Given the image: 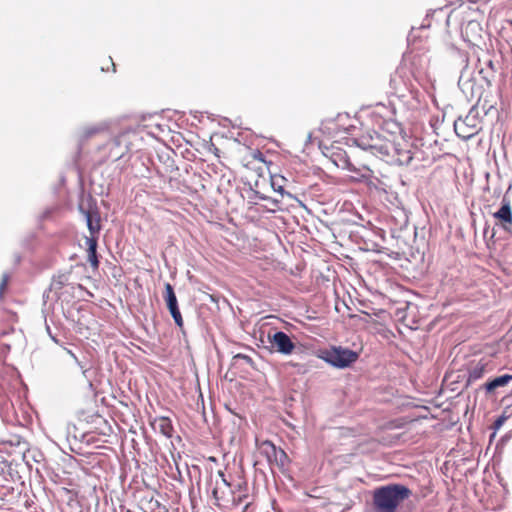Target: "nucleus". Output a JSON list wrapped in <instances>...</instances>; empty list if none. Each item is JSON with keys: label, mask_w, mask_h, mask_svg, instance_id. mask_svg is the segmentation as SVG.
I'll use <instances>...</instances> for the list:
<instances>
[{"label": "nucleus", "mask_w": 512, "mask_h": 512, "mask_svg": "<svg viewBox=\"0 0 512 512\" xmlns=\"http://www.w3.org/2000/svg\"><path fill=\"white\" fill-rule=\"evenodd\" d=\"M358 145L388 164L404 165L412 160L409 141L401 126L392 120L385 121L380 131L362 135Z\"/></svg>", "instance_id": "obj_1"}, {"label": "nucleus", "mask_w": 512, "mask_h": 512, "mask_svg": "<svg viewBox=\"0 0 512 512\" xmlns=\"http://www.w3.org/2000/svg\"><path fill=\"white\" fill-rule=\"evenodd\" d=\"M209 485L214 505L225 512H246L251 505L247 481L241 477L228 481L219 470L215 478L210 476Z\"/></svg>", "instance_id": "obj_2"}, {"label": "nucleus", "mask_w": 512, "mask_h": 512, "mask_svg": "<svg viewBox=\"0 0 512 512\" xmlns=\"http://www.w3.org/2000/svg\"><path fill=\"white\" fill-rule=\"evenodd\" d=\"M411 494V490L404 485L389 484L374 490L373 503L378 511L395 512L397 507Z\"/></svg>", "instance_id": "obj_3"}, {"label": "nucleus", "mask_w": 512, "mask_h": 512, "mask_svg": "<svg viewBox=\"0 0 512 512\" xmlns=\"http://www.w3.org/2000/svg\"><path fill=\"white\" fill-rule=\"evenodd\" d=\"M256 446L259 453L263 455L270 465L285 467L288 463V456L284 450L277 448L271 441L264 440L259 442L256 439Z\"/></svg>", "instance_id": "obj_4"}, {"label": "nucleus", "mask_w": 512, "mask_h": 512, "mask_svg": "<svg viewBox=\"0 0 512 512\" xmlns=\"http://www.w3.org/2000/svg\"><path fill=\"white\" fill-rule=\"evenodd\" d=\"M323 359L338 368L348 367L358 359V354L348 348L333 347L325 352Z\"/></svg>", "instance_id": "obj_5"}, {"label": "nucleus", "mask_w": 512, "mask_h": 512, "mask_svg": "<svg viewBox=\"0 0 512 512\" xmlns=\"http://www.w3.org/2000/svg\"><path fill=\"white\" fill-rule=\"evenodd\" d=\"M495 226L500 227L508 235H512V206L507 196H503L500 207L493 213Z\"/></svg>", "instance_id": "obj_6"}, {"label": "nucleus", "mask_w": 512, "mask_h": 512, "mask_svg": "<svg viewBox=\"0 0 512 512\" xmlns=\"http://www.w3.org/2000/svg\"><path fill=\"white\" fill-rule=\"evenodd\" d=\"M268 341L271 347L278 353L290 355L294 352L296 345L291 338L282 331H276L273 334L268 333Z\"/></svg>", "instance_id": "obj_7"}, {"label": "nucleus", "mask_w": 512, "mask_h": 512, "mask_svg": "<svg viewBox=\"0 0 512 512\" xmlns=\"http://www.w3.org/2000/svg\"><path fill=\"white\" fill-rule=\"evenodd\" d=\"M163 297L166 301L169 312L175 321V324L180 329H182L184 326L183 318L178 307L177 297L175 295L173 286L170 283H165V292Z\"/></svg>", "instance_id": "obj_8"}, {"label": "nucleus", "mask_w": 512, "mask_h": 512, "mask_svg": "<svg viewBox=\"0 0 512 512\" xmlns=\"http://www.w3.org/2000/svg\"><path fill=\"white\" fill-rule=\"evenodd\" d=\"M85 243L87 245V260L90 263L93 271H97L100 265L97 254L98 236L85 237Z\"/></svg>", "instance_id": "obj_9"}, {"label": "nucleus", "mask_w": 512, "mask_h": 512, "mask_svg": "<svg viewBox=\"0 0 512 512\" xmlns=\"http://www.w3.org/2000/svg\"><path fill=\"white\" fill-rule=\"evenodd\" d=\"M155 431H159L163 436L171 438L174 432L172 421L168 417H156L151 423Z\"/></svg>", "instance_id": "obj_10"}, {"label": "nucleus", "mask_w": 512, "mask_h": 512, "mask_svg": "<svg viewBox=\"0 0 512 512\" xmlns=\"http://www.w3.org/2000/svg\"><path fill=\"white\" fill-rule=\"evenodd\" d=\"M87 227L90 232V236H98L100 229H101V223H100V215L97 210H85L83 211Z\"/></svg>", "instance_id": "obj_11"}, {"label": "nucleus", "mask_w": 512, "mask_h": 512, "mask_svg": "<svg viewBox=\"0 0 512 512\" xmlns=\"http://www.w3.org/2000/svg\"><path fill=\"white\" fill-rule=\"evenodd\" d=\"M512 381V374H504L484 383L483 388L487 394H492L496 389L507 386Z\"/></svg>", "instance_id": "obj_12"}, {"label": "nucleus", "mask_w": 512, "mask_h": 512, "mask_svg": "<svg viewBox=\"0 0 512 512\" xmlns=\"http://www.w3.org/2000/svg\"><path fill=\"white\" fill-rule=\"evenodd\" d=\"M489 371H491L489 363L487 361L480 360L469 370L468 382H475L481 379Z\"/></svg>", "instance_id": "obj_13"}, {"label": "nucleus", "mask_w": 512, "mask_h": 512, "mask_svg": "<svg viewBox=\"0 0 512 512\" xmlns=\"http://www.w3.org/2000/svg\"><path fill=\"white\" fill-rule=\"evenodd\" d=\"M483 238L488 250H494L496 248V228L492 227L489 222H486L483 229Z\"/></svg>", "instance_id": "obj_14"}, {"label": "nucleus", "mask_w": 512, "mask_h": 512, "mask_svg": "<svg viewBox=\"0 0 512 512\" xmlns=\"http://www.w3.org/2000/svg\"><path fill=\"white\" fill-rule=\"evenodd\" d=\"M287 180L278 174H271V186L274 191L279 192L280 194H284V186Z\"/></svg>", "instance_id": "obj_15"}, {"label": "nucleus", "mask_w": 512, "mask_h": 512, "mask_svg": "<svg viewBox=\"0 0 512 512\" xmlns=\"http://www.w3.org/2000/svg\"><path fill=\"white\" fill-rule=\"evenodd\" d=\"M244 160H247V163L245 164L248 166V164L251 163V161H258L260 163H265L264 155L261 151L257 149H250L246 156L244 157Z\"/></svg>", "instance_id": "obj_16"}, {"label": "nucleus", "mask_w": 512, "mask_h": 512, "mask_svg": "<svg viewBox=\"0 0 512 512\" xmlns=\"http://www.w3.org/2000/svg\"><path fill=\"white\" fill-rule=\"evenodd\" d=\"M510 417V415H507L504 411L502 415H500L494 422L493 427L495 430L500 429L503 424L507 421V419Z\"/></svg>", "instance_id": "obj_17"}, {"label": "nucleus", "mask_w": 512, "mask_h": 512, "mask_svg": "<svg viewBox=\"0 0 512 512\" xmlns=\"http://www.w3.org/2000/svg\"><path fill=\"white\" fill-rule=\"evenodd\" d=\"M153 511L155 512H169V509L166 505L160 503L158 500L153 502Z\"/></svg>", "instance_id": "obj_18"}, {"label": "nucleus", "mask_w": 512, "mask_h": 512, "mask_svg": "<svg viewBox=\"0 0 512 512\" xmlns=\"http://www.w3.org/2000/svg\"><path fill=\"white\" fill-rule=\"evenodd\" d=\"M234 359H242V360H244L248 364H253L252 358L250 356H248V355H245V354H241V353L236 354L234 356Z\"/></svg>", "instance_id": "obj_19"}, {"label": "nucleus", "mask_w": 512, "mask_h": 512, "mask_svg": "<svg viewBox=\"0 0 512 512\" xmlns=\"http://www.w3.org/2000/svg\"><path fill=\"white\" fill-rule=\"evenodd\" d=\"M7 282H8L7 277H4V278L2 279V282L0 283V294H2V293H3V291L6 289V287H7Z\"/></svg>", "instance_id": "obj_20"}, {"label": "nucleus", "mask_w": 512, "mask_h": 512, "mask_svg": "<svg viewBox=\"0 0 512 512\" xmlns=\"http://www.w3.org/2000/svg\"><path fill=\"white\" fill-rule=\"evenodd\" d=\"M342 167L343 168H347V169H349L351 171H356L355 167L350 163L349 160H345Z\"/></svg>", "instance_id": "obj_21"}, {"label": "nucleus", "mask_w": 512, "mask_h": 512, "mask_svg": "<svg viewBox=\"0 0 512 512\" xmlns=\"http://www.w3.org/2000/svg\"><path fill=\"white\" fill-rule=\"evenodd\" d=\"M125 512H146V510H145L144 508H142V507L138 506L136 510H130V509H128V510H126Z\"/></svg>", "instance_id": "obj_22"}, {"label": "nucleus", "mask_w": 512, "mask_h": 512, "mask_svg": "<svg viewBox=\"0 0 512 512\" xmlns=\"http://www.w3.org/2000/svg\"><path fill=\"white\" fill-rule=\"evenodd\" d=\"M478 26L479 25L476 22H469L467 27H466V29H468V28H475V27H478Z\"/></svg>", "instance_id": "obj_23"}]
</instances>
